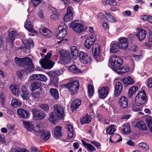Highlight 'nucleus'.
I'll return each instance as SVG.
<instances>
[{
  "label": "nucleus",
  "instance_id": "e433bc0d",
  "mask_svg": "<svg viewBox=\"0 0 152 152\" xmlns=\"http://www.w3.org/2000/svg\"><path fill=\"white\" fill-rule=\"evenodd\" d=\"M106 14L105 17L111 23H114L116 21L115 18L109 12L106 13Z\"/></svg>",
  "mask_w": 152,
  "mask_h": 152
},
{
  "label": "nucleus",
  "instance_id": "393cba45",
  "mask_svg": "<svg viewBox=\"0 0 152 152\" xmlns=\"http://www.w3.org/2000/svg\"><path fill=\"white\" fill-rule=\"evenodd\" d=\"M25 27L30 32L36 33V31L33 28V26L30 21L27 20L25 22Z\"/></svg>",
  "mask_w": 152,
  "mask_h": 152
},
{
  "label": "nucleus",
  "instance_id": "aec40b11",
  "mask_svg": "<svg viewBox=\"0 0 152 152\" xmlns=\"http://www.w3.org/2000/svg\"><path fill=\"white\" fill-rule=\"evenodd\" d=\"M10 88L14 95L16 96H18L20 92L18 86L16 85H11L10 86Z\"/></svg>",
  "mask_w": 152,
  "mask_h": 152
},
{
  "label": "nucleus",
  "instance_id": "774afa93",
  "mask_svg": "<svg viewBox=\"0 0 152 152\" xmlns=\"http://www.w3.org/2000/svg\"><path fill=\"white\" fill-rule=\"evenodd\" d=\"M50 11L53 14L58 13V12L54 8L50 6L49 7Z\"/></svg>",
  "mask_w": 152,
  "mask_h": 152
},
{
  "label": "nucleus",
  "instance_id": "2eb2a0df",
  "mask_svg": "<svg viewBox=\"0 0 152 152\" xmlns=\"http://www.w3.org/2000/svg\"><path fill=\"white\" fill-rule=\"evenodd\" d=\"M123 89V87L122 84L120 82H117L115 88L114 95L115 97L119 96L121 93Z\"/></svg>",
  "mask_w": 152,
  "mask_h": 152
},
{
  "label": "nucleus",
  "instance_id": "49530a36",
  "mask_svg": "<svg viewBox=\"0 0 152 152\" xmlns=\"http://www.w3.org/2000/svg\"><path fill=\"white\" fill-rule=\"evenodd\" d=\"M59 79L57 77H56L54 78H51L50 82L49 84V85L53 86L55 85V86H56L58 84Z\"/></svg>",
  "mask_w": 152,
  "mask_h": 152
},
{
  "label": "nucleus",
  "instance_id": "9d476101",
  "mask_svg": "<svg viewBox=\"0 0 152 152\" xmlns=\"http://www.w3.org/2000/svg\"><path fill=\"white\" fill-rule=\"evenodd\" d=\"M111 65L114 66L115 69L118 68L123 63V60L119 57L117 56L111 57L110 59Z\"/></svg>",
  "mask_w": 152,
  "mask_h": 152
},
{
  "label": "nucleus",
  "instance_id": "c9c22d12",
  "mask_svg": "<svg viewBox=\"0 0 152 152\" xmlns=\"http://www.w3.org/2000/svg\"><path fill=\"white\" fill-rule=\"evenodd\" d=\"M138 89V87L136 86H133L131 87L129 90L128 96L129 97L134 94L135 91Z\"/></svg>",
  "mask_w": 152,
  "mask_h": 152
},
{
  "label": "nucleus",
  "instance_id": "4d7b16f0",
  "mask_svg": "<svg viewBox=\"0 0 152 152\" xmlns=\"http://www.w3.org/2000/svg\"><path fill=\"white\" fill-rule=\"evenodd\" d=\"M73 9L72 7L70 6H68L67 8L66 13L73 15Z\"/></svg>",
  "mask_w": 152,
  "mask_h": 152
},
{
  "label": "nucleus",
  "instance_id": "cd10ccee",
  "mask_svg": "<svg viewBox=\"0 0 152 152\" xmlns=\"http://www.w3.org/2000/svg\"><path fill=\"white\" fill-rule=\"evenodd\" d=\"M71 54L74 59H76L78 56V51L77 48L75 46H72L71 47Z\"/></svg>",
  "mask_w": 152,
  "mask_h": 152
},
{
  "label": "nucleus",
  "instance_id": "6e6552de",
  "mask_svg": "<svg viewBox=\"0 0 152 152\" xmlns=\"http://www.w3.org/2000/svg\"><path fill=\"white\" fill-rule=\"evenodd\" d=\"M66 26L64 23H61L58 27V31L56 33V37L57 38H63L66 35Z\"/></svg>",
  "mask_w": 152,
  "mask_h": 152
},
{
  "label": "nucleus",
  "instance_id": "c03bdc74",
  "mask_svg": "<svg viewBox=\"0 0 152 152\" xmlns=\"http://www.w3.org/2000/svg\"><path fill=\"white\" fill-rule=\"evenodd\" d=\"M86 29L87 30V32L89 33H90L91 36H89V38H92L93 36L96 37L94 33V28L91 26H90L87 28H86Z\"/></svg>",
  "mask_w": 152,
  "mask_h": 152
},
{
  "label": "nucleus",
  "instance_id": "0eeeda50",
  "mask_svg": "<svg viewBox=\"0 0 152 152\" xmlns=\"http://www.w3.org/2000/svg\"><path fill=\"white\" fill-rule=\"evenodd\" d=\"M56 51L58 53L61 55V59L64 63L67 64L70 62V55L68 52L64 51V50L62 49L57 50Z\"/></svg>",
  "mask_w": 152,
  "mask_h": 152
},
{
  "label": "nucleus",
  "instance_id": "de8ad7c7",
  "mask_svg": "<svg viewBox=\"0 0 152 152\" xmlns=\"http://www.w3.org/2000/svg\"><path fill=\"white\" fill-rule=\"evenodd\" d=\"M73 18V15L66 13L63 18V20L65 22H68L71 20Z\"/></svg>",
  "mask_w": 152,
  "mask_h": 152
},
{
  "label": "nucleus",
  "instance_id": "6e6d98bb",
  "mask_svg": "<svg viewBox=\"0 0 152 152\" xmlns=\"http://www.w3.org/2000/svg\"><path fill=\"white\" fill-rule=\"evenodd\" d=\"M39 80L44 82H46L47 80V77L44 75L39 74Z\"/></svg>",
  "mask_w": 152,
  "mask_h": 152
},
{
  "label": "nucleus",
  "instance_id": "20e7f679",
  "mask_svg": "<svg viewBox=\"0 0 152 152\" xmlns=\"http://www.w3.org/2000/svg\"><path fill=\"white\" fill-rule=\"evenodd\" d=\"M92 51L94 59L97 62L102 61L104 59L101 55V47L98 44H94L92 46Z\"/></svg>",
  "mask_w": 152,
  "mask_h": 152
},
{
  "label": "nucleus",
  "instance_id": "58836bf2",
  "mask_svg": "<svg viewBox=\"0 0 152 152\" xmlns=\"http://www.w3.org/2000/svg\"><path fill=\"white\" fill-rule=\"evenodd\" d=\"M88 96L90 97H91L93 94L94 93V88L93 86L91 84H89L87 86Z\"/></svg>",
  "mask_w": 152,
  "mask_h": 152
},
{
  "label": "nucleus",
  "instance_id": "bf43d9fd",
  "mask_svg": "<svg viewBox=\"0 0 152 152\" xmlns=\"http://www.w3.org/2000/svg\"><path fill=\"white\" fill-rule=\"evenodd\" d=\"M146 86L149 88H152V77L149 78L147 82Z\"/></svg>",
  "mask_w": 152,
  "mask_h": 152
},
{
  "label": "nucleus",
  "instance_id": "1a4fd4ad",
  "mask_svg": "<svg viewBox=\"0 0 152 152\" xmlns=\"http://www.w3.org/2000/svg\"><path fill=\"white\" fill-rule=\"evenodd\" d=\"M55 115L59 119H61L64 117V112L62 107L60 105L56 104L54 106Z\"/></svg>",
  "mask_w": 152,
  "mask_h": 152
},
{
  "label": "nucleus",
  "instance_id": "ddd939ff",
  "mask_svg": "<svg viewBox=\"0 0 152 152\" xmlns=\"http://www.w3.org/2000/svg\"><path fill=\"white\" fill-rule=\"evenodd\" d=\"M118 44L120 48L126 50L128 48V42L127 39L124 37L120 38L118 39Z\"/></svg>",
  "mask_w": 152,
  "mask_h": 152
},
{
  "label": "nucleus",
  "instance_id": "052dcab7",
  "mask_svg": "<svg viewBox=\"0 0 152 152\" xmlns=\"http://www.w3.org/2000/svg\"><path fill=\"white\" fill-rule=\"evenodd\" d=\"M56 117L54 115L53 113H52L50 115L49 120L50 121L53 122L56 121Z\"/></svg>",
  "mask_w": 152,
  "mask_h": 152
},
{
  "label": "nucleus",
  "instance_id": "603ef678",
  "mask_svg": "<svg viewBox=\"0 0 152 152\" xmlns=\"http://www.w3.org/2000/svg\"><path fill=\"white\" fill-rule=\"evenodd\" d=\"M39 74H34L31 75L29 78V81H32L34 80H39Z\"/></svg>",
  "mask_w": 152,
  "mask_h": 152
},
{
  "label": "nucleus",
  "instance_id": "5fc2aeb1",
  "mask_svg": "<svg viewBox=\"0 0 152 152\" xmlns=\"http://www.w3.org/2000/svg\"><path fill=\"white\" fill-rule=\"evenodd\" d=\"M59 17V13L53 14L50 16V18L53 20H57Z\"/></svg>",
  "mask_w": 152,
  "mask_h": 152
},
{
  "label": "nucleus",
  "instance_id": "f3484780",
  "mask_svg": "<svg viewBox=\"0 0 152 152\" xmlns=\"http://www.w3.org/2000/svg\"><path fill=\"white\" fill-rule=\"evenodd\" d=\"M17 113L19 117L23 118H26L29 115V113L22 108L18 109L17 110Z\"/></svg>",
  "mask_w": 152,
  "mask_h": 152
},
{
  "label": "nucleus",
  "instance_id": "3c124183",
  "mask_svg": "<svg viewBox=\"0 0 152 152\" xmlns=\"http://www.w3.org/2000/svg\"><path fill=\"white\" fill-rule=\"evenodd\" d=\"M39 107L45 111H47L49 110V107L46 104H41L39 105Z\"/></svg>",
  "mask_w": 152,
  "mask_h": 152
},
{
  "label": "nucleus",
  "instance_id": "864d4df0",
  "mask_svg": "<svg viewBox=\"0 0 152 152\" xmlns=\"http://www.w3.org/2000/svg\"><path fill=\"white\" fill-rule=\"evenodd\" d=\"M106 4L110 6H115L116 5V3L115 0H108L106 1Z\"/></svg>",
  "mask_w": 152,
  "mask_h": 152
},
{
  "label": "nucleus",
  "instance_id": "4c0bfd02",
  "mask_svg": "<svg viewBox=\"0 0 152 152\" xmlns=\"http://www.w3.org/2000/svg\"><path fill=\"white\" fill-rule=\"evenodd\" d=\"M50 92L51 95L56 99H58L59 97V94L58 91L54 88H52L50 89Z\"/></svg>",
  "mask_w": 152,
  "mask_h": 152
},
{
  "label": "nucleus",
  "instance_id": "f03ea898",
  "mask_svg": "<svg viewBox=\"0 0 152 152\" xmlns=\"http://www.w3.org/2000/svg\"><path fill=\"white\" fill-rule=\"evenodd\" d=\"M52 56L51 53H48L44 59L39 61V62L42 67L45 69H50L54 65V62L51 61L50 58Z\"/></svg>",
  "mask_w": 152,
  "mask_h": 152
},
{
  "label": "nucleus",
  "instance_id": "2f4dec72",
  "mask_svg": "<svg viewBox=\"0 0 152 152\" xmlns=\"http://www.w3.org/2000/svg\"><path fill=\"white\" fill-rule=\"evenodd\" d=\"M68 137L69 138H71L74 136L73 133V127L71 125H68L67 126Z\"/></svg>",
  "mask_w": 152,
  "mask_h": 152
},
{
  "label": "nucleus",
  "instance_id": "a878e982",
  "mask_svg": "<svg viewBox=\"0 0 152 152\" xmlns=\"http://www.w3.org/2000/svg\"><path fill=\"white\" fill-rule=\"evenodd\" d=\"M96 37L93 36L92 38H89L88 37L86 39V43H87V45H86V48L89 49L91 47V45L96 40Z\"/></svg>",
  "mask_w": 152,
  "mask_h": 152
},
{
  "label": "nucleus",
  "instance_id": "b1692460",
  "mask_svg": "<svg viewBox=\"0 0 152 152\" xmlns=\"http://www.w3.org/2000/svg\"><path fill=\"white\" fill-rule=\"evenodd\" d=\"M41 86L40 82L35 81L32 82L29 86V88L31 91H34L39 88Z\"/></svg>",
  "mask_w": 152,
  "mask_h": 152
},
{
  "label": "nucleus",
  "instance_id": "79ce46f5",
  "mask_svg": "<svg viewBox=\"0 0 152 152\" xmlns=\"http://www.w3.org/2000/svg\"><path fill=\"white\" fill-rule=\"evenodd\" d=\"M145 45L147 48H152V33L151 32H150L149 40L147 42L145 43Z\"/></svg>",
  "mask_w": 152,
  "mask_h": 152
},
{
  "label": "nucleus",
  "instance_id": "5701e85b",
  "mask_svg": "<svg viewBox=\"0 0 152 152\" xmlns=\"http://www.w3.org/2000/svg\"><path fill=\"white\" fill-rule=\"evenodd\" d=\"M146 34V31L145 30L140 29L139 32L136 34V35L139 40L141 41L145 37Z\"/></svg>",
  "mask_w": 152,
  "mask_h": 152
},
{
  "label": "nucleus",
  "instance_id": "412c9836",
  "mask_svg": "<svg viewBox=\"0 0 152 152\" xmlns=\"http://www.w3.org/2000/svg\"><path fill=\"white\" fill-rule=\"evenodd\" d=\"M81 103V101L79 99L73 101L71 103V107L72 111H75L78 108Z\"/></svg>",
  "mask_w": 152,
  "mask_h": 152
},
{
  "label": "nucleus",
  "instance_id": "bb28decb",
  "mask_svg": "<svg viewBox=\"0 0 152 152\" xmlns=\"http://www.w3.org/2000/svg\"><path fill=\"white\" fill-rule=\"evenodd\" d=\"M135 126L140 129L146 130L147 127L145 123L142 121H138L135 125Z\"/></svg>",
  "mask_w": 152,
  "mask_h": 152
},
{
  "label": "nucleus",
  "instance_id": "dca6fc26",
  "mask_svg": "<svg viewBox=\"0 0 152 152\" xmlns=\"http://www.w3.org/2000/svg\"><path fill=\"white\" fill-rule=\"evenodd\" d=\"M21 89L22 92L21 96L22 98L24 100L28 99L30 97V94L26 87L24 85L22 86Z\"/></svg>",
  "mask_w": 152,
  "mask_h": 152
},
{
  "label": "nucleus",
  "instance_id": "69168bd1",
  "mask_svg": "<svg viewBox=\"0 0 152 152\" xmlns=\"http://www.w3.org/2000/svg\"><path fill=\"white\" fill-rule=\"evenodd\" d=\"M91 62V56L86 55V64L89 65Z\"/></svg>",
  "mask_w": 152,
  "mask_h": 152
},
{
  "label": "nucleus",
  "instance_id": "09e8293b",
  "mask_svg": "<svg viewBox=\"0 0 152 152\" xmlns=\"http://www.w3.org/2000/svg\"><path fill=\"white\" fill-rule=\"evenodd\" d=\"M138 146L140 148L145 150L148 151L149 150L148 146L145 143H140L138 144Z\"/></svg>",
  "mask_w": 152,
  "mask_h": 152
},
{
  "label": "nucleus",
  "instance_id": "7c9ffc66",
  "mask_svg": "<svg viewBox=\"0 0 152 152\" xmlns=\"http://www.w3.org/2000/svg\"><path fill=\"white\" fill-rule=\"evenodd\" d=\"M130 126L127 123L125 124L123 127L122 132L124 134L127 135L131 132Z\"/></svg>",
  "mask_w": 152,
  "mask_h": 152
},
{
  "label": "nucleus",
  "instance_id": "6ab92c4d",
  "mask_svg": "<svg viewBox=\"0 0 152 152\" xmlns=\"http://www.w3.org/2000/svg\"><path fill=\"white\" fill-rule=\"evenodd\" d=\"M28 57H26L23 58H19L16 57L15 58V62L18 66H24L27 58Z\"/></svg>",
  "mask_w": 152,
  "mask_h": 152
},
{
  "label": "nucleus",
  "instance_id": "72a5a7b5",
  "mask_svg": "<svg viewBox=\"0 0 152 152\" xmlns=\"http://www.w3.org/2000/svg\"><path fill=\"white\" fill-rule=\"evenodd\" d=\"M122 81L124 83L128 85H132L134 83L133 79L129 76L124 78Z\"/></svg>",
  "mask_w": 152,
  "mask_h": 152
},
{
  "label": "nucleus",
  "instance_id": "9b49d317",
  "mask_svg": "<svg viewBox=\"0 0 152 152\" xmlns=\"http://www.w3.org/2000/svg\"><path fill=\"white\" fill-rule=\"evenodd\" d=\"M32 111L34 119L37 121L43 119L45 115V114L44 113L40 112L39 111L35 109H33Z\"/></svg>",
  "mask_w": 152,
  "mask_h": 152
},
{
  "label": "nucleus",
  "instance_id": "f704fd0d",
  "mask_svg": "<svg viewBox=\"0 0 152 152\" xmlns=\"http://www.w3.org/2000/svg\"><path fill=\"white\" fill-rule=\"evenodd\" d=\"M115 130V126L114 125H110L106 130L107 133L112 134H113Z\"/></svg>",
  "mask_w": 152,
  "mask_h": 152
},
{
  "label": "nucleus",
  "instance_id": "a211bd4d",
  "mask_svg": "<svg viewBox=\"0 0 152 152\" xmlns=\"http://www.w3.org/2000/svg\"><path fill=\"white\" fill-rule=\"evenodd\" d=\"M128 100L125 96H122L119 100L118 103L121 107L123 109L126 108L128 106Z\"/></svg>",
  "mask_w": 152,
  "mask_h": 152
},
{
  "label": "nucleus",
  "instance_id": "8fccbe9b",
  "mask_svg": "<svg viewBox=\"0 0 152 152\" xmlns=\"http://www.w3.org/2000/svg\"><path fill=\"white\" fill-rule=\"evenodd\" d=\"M61 74L60 72L58 70H56L50 73L51 77H56Z\"/></svg>",
  "mask_w": 152,
  "mask_h": 152
},
{
  "label": "nucleus",
  "instance_id": "13d9d810",
  "mask_svg": "<svg viewBox=\"0 0 152 152\" xmlns=\"http://www.w3.org/2000/svg\"><path fill=\"white\" fill-rule=\"evenodd\" d=\"M102 28L104 30L108 31L109 29V26L108 23L106 22H104L102 24Z\"/></svg>",
  "mask_w": 152,
  "mask_h": 152
},
{
  "label": "nucleus",
  "instance_id": "39448f33",
  "mask_svg": "<svg viewBox=\"0 0 152 152\" xmlns=\"http://www.w3.org/2000/svg\"><path fill=\"white\" fill-rule=\"evenodd\" d=\"M147 96L144 91H140L135 97V102L137 106H140L144 104L146 101Z\"/></svg>",
  "mask_w": 152,
  "mask_h": 152
},
{
  "label": "nucleus",
  "instance_id": "423d86ee",
  "mask_svg": "<svg viewBox=\"0 0 152 152\" xmlns=\"http://www.w3.org/2000/svg\"><path fill=\"white\" fill-rule=\"evenodd\" d=\"M65 86L72 95L75 93L79 89V83L77 80H72L66 84Z\"/></svg>",
  "mask_w": 152,
  "mask_h": 152
},
{
  "label": "nucleus",
  "instance_id": "4be33fe9",
  "mask_svg": "<svg viewBox=\"0 0 152 152\" xmlns=\"http://www.w3.org/2000/svg\"><path fill=\"white\" fill-rule=\"evenodd\" d=\"M110 51L112 53L118 52L120 48L118 44L113 42L110 44Z\"/></svg>",
  "mask_w": 152,
  "mask_h": 152
},
{
  "label": "nucleus",
  "instance_id": "7ed1b4c3",
  "mask_svg": "<svg viewBox=\"0 0 152 152\" xmlns=\"http://www.w3.org/2000/svg\"><path fill=\"white\" fill-rule=\"evenodd\" d=\"M85 23L81 21H73L71 23L70 26L75 31L80 33L85 30Z\"/></svg>",
  "mask_w": 152,
  "mask_h": 152
},
{
  "label": "nucleus",
  "instance_id": "338daca9",
  "mask_svg": "<svg viewBox=\"0 0 152 152\" xmlns=\"http://www.w3.org/2000/svg\"><path fill=\"white\" fill-rule=\"evenodd\" d=\"M37 15V17L41 19H43L44 17V14L41 10L39 11Z\"/></svg>",
  "mask_w": 152,
  "mask_h": 152
},
{
  "label": "nucleus",
  "instance_id": "ea45409f",
  "mask_svg": "<svg viewBox=\"0 0 152 152\" xmlns=\"http://www.w3.org/2000/svg\"><path fill=\"white\" fill-rule=\"evenodd\" d=\"M39 32L40 33H43V35H47L51 33V32L48 29L45 27H43L42 28L39 29Z\"/></svg>",
  "mask_w": 152,
  "mask_h": 152
},
{
  "label": "nucleus",
  "instance_id": "a18cd8bd",
  "mask_svg": "<svg viewBox=\"0 0 152 152\" xmlns=\"http://www.w3.org/2000/svg\"><path fill=\"white\" fill-rule=\"evenodd\" d=\"M17 33L16 31H12L9 34V38L12 42L15 39V37L17 35Z\"/></svg>",
  "mask_w": 152,
  "mask_h": 152
},
{
  "label": "nucleus",
  "instance_id": "4468645a",
  "mask_svg": "<svg viewBox=\"0 0 152 152\" xmlns=\"http://www.w3.org/2000/svg\"><path fill=\"white\" fill-rule=\"evenodd\" d=\"M25 63V65L23 66L25 68V71L26 72H30L34 70L32 61L29 57L27 58Z\"/></svg>",
  "mask_w": 152,
  "mask_h": 152
},
{
  "label": "nucleus",
  "instance_id": "a19ab883",
  "mask_svg": "<svg viewBox=\"0 0 152 152\" xmlns=\"http://www.w3.org/2000/svg\"><path fill=\"white\" fill-rule=\"evenodd\" d=\"M11 105L12 107H16L20 106L22 104L18 100L15 98L13 99L11 101Z\"/></svg>",
  "mask_w": 152,
  "mask_h": 152
},
{
  "label": "nucleus",
  "instance_id": "e2e57ef3",
  "mask_svg": "<svg viewBox=\"0 0 152 152\" xmlns=\"http://www.w3.org/2000/svg\"><path fill=\"white\" fill-rule=\"evenodd\" d=\"M40 0H31V2L33 3L34 7L37 6L41 2Z\"/></svg>",
  "mask_w": 152,
  "mask_h": 152
},
{
  "label": "nucleus",
  "instance_id": "f257e3e1",
  "mask_svg": "<svg viewBox=\"0 0 152 152\" xmlns=\"http://www.w3.org/2000/svg\"><path fill=\"white\" fill-rule=\"evenodd\" d=\"M23 124L25 127L28 130L38 136H39L41 138L44 139L45 140H48L50 137V133L47 131L42 130V123H38L33 124L31 122L24 121Z\"/></svg>",
  "mask_w": 152,
  "mask_h": 152
},
{
  "label": "nucleus",
  "instance_id": "c85d7f7f",
  "mask_svg": "<svg viewBox=\"0 0 152 152\" xmlns=\"http://www.w3.org/2000/svg\"><path fill=\"white\" fill-rule=\"evenodd\" d=\"M116 72L119 74L122 75L128 72L129 71V68L127 67L115 69Z\"/></svg>",
  "mask_w": 152,
  "mask_h": 152
},
{
  "label": "nucleus",
  "instance_id": "473e14b6",
  "mask_svg": "<svg viewBox=\"0 0 152 152\" xmlns=\"http://www.w3.org/2000/svg\"><path fill=\"white\" fill-rule=\"evenodd\" d=\"M61 127L58 126L56 127L54 129V135L56 138H58L61 136Z\"/></svg>",
  "mask_w": 152,
  "mask_h": 152
},
{
  "label": "nucleus",
  "instance_id": "f8f14e48",
  "mask_svg": "<svg viewBox=\"0 0 152 152\" xmlns=\"http://www.w3.org/2000/svg\"><path fill=\"white\" fill-rule=\"evenodd\" d=\"M109 89L108 86L103 87L98 91V95L101 99H104L108 95Z\"/></svg>",
  "mask_w": 152,
  "mask_h": 152
},
{
  "label": "nucleus",
  "instance_id": "680f3d73",
  "mask_svg": "<svg viewBox=\"0 0 152 152\" xmlns=\"http://www.w3.org/2000/svg\"><path fill=\"white\" fill-rule=\"evenodd\" d=\"M86 147L91 151H94L95 150L94 147L90 144L86 143Z\"/></svg>",
  "mask_w": 152,
  "mask_h": 152
},
{
  "label": "nucleus",
  "instance_id": "0e129e2a",
  "mask_svg": "<svg viewBox=\"0 0 152 152\" xmlns=\"http://www.w3.org/2000/svg\"><path fill=\"white\" fill-rule=\"evenodd\" d=\"M31 152H40V149L35 147L31 146Z\"/></svg>",
  "mask_w": 152,
  "mask_h": 152
},
{
  "label": "nucleus",
  "instance_id": "c756f323",
  "mask_svg": "<svg viewBox=\"0 0 152 152\" xmlns=\"http://www.w3.org/2000/svg\"><path fill=\"white\" fill-rule=\"evenodd\" d=\"M69 70L71 72L75 74H77L82 73V72L80 71L76 66L73 65L71 66L68 68Z\"/></svg>",
  "mask_w": 152,
  "mask_h": 152
},
{
  "label": "nucleus",
  "instance_id": "37998d69",
  "mask_svg": "<svg viewBox=\"0 0 152 152\" xmlns=\"http://www.w3.org/2000/svg\"><path fill=\"white\" fill-rule=\"evenodd\" d=\"M79 57L80 60L82 63L85 64L86 62V54L83 52L81 51L80 52Z\"/></svg>",
  "mask_w": 152,
  "mask_h": 152
}]
</instances>
